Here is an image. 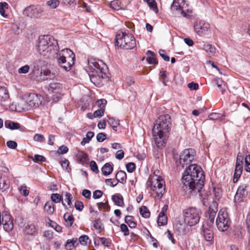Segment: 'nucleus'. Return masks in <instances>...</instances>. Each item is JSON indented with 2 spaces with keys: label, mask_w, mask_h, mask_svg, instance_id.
I'll use <instances>...</instances> for the list:
<instances>
[{
  "label": "nucleus",
  "mask_w": 250,
  "mask_h": 250,
  "mask_svg": "<svg viewBox=\"0 0 250 250\" xmlns=\"http://www.w3.org/2000/svg\"><path fill=\"white\" fill-rule=\"evenodd\" d=\"M195 152L192 149L184 150L176 162L177 166L184 168L188 166L184 171L182 179V188L186 194H196L200 192L204 185L205 176L201 167L190 164L194 160Z\"/></svg>",
  "instance_id": "obj_1"
},
{
  "label": "nucleus",
  "mask_w": 250,
  "mask_h": 250,
  "mask_svg": "<svg viewBox=\"0 0 250 250\" xmlns=\"http://www.w3.org/2000/svg\"><path fill=\"white\" fill-rule=\"evenodd\" d=\"M171 126V118L168 114L161 115L155 121L152 133L157 147L161 148L165 146Z\"/></svg>",
  "instance_id": "obj_2"
},
{
  "label": "nucleus",
  "mask_w": 250,
  "mask_h": 250,
  "mask_svg": "<svg viewBox=\"0 0 250 250\" xmlns=\"http://www.w3.org/2000/svg\"><path fill=\"white\" fill-rule=\"evenodd\" d=\"M58 42L50 35L40 36L37 43L39 53L46 59H53L59 53Z\"/></svg>",
  "instance_id": "obj_3"
},
{
  "label": "nucleus",
  "mask_w": 250,
  "mask_h": 250,
  "mask_svg": "<svg viewBox=\"0 0 250 250\" xmlns=\"http://www.w3.org/2000/svg\"><path fill=\"white\" fill-rule=\"evenodd\" d=\"M88 62L89 68L91 72L92 73L91 75H89L91 82L95 77H98L101 79L107 77V67L102 60L90 59H88Z\"/></svg>",
  "instance_id": "obj_4"
},
{
  "label": "nucleus",
  "mask_w": 250,
  "mask_h": 250,
  "mask_svg": "<svg viewBox=\"0 0 250 250\" xmlns=\"http://www.w3.org/2000/svg\"><path fill=\"white\" fill-rule=\"evenodd\" d=\"M55 59L62 68L68 71L74 63L75 54L70 49H64L59 52Z\"/></svg>",
  "instance_id": "obj_5"
},
{
  "label": "nucleus",
  "mask_w": 250,
  "mask_h": 250,
  "mask_svg": "<svg viewBox=\"0 0 250 250\" xmlns=\"http://www.w3.org/2000/svg\"><path fill=\"white\" fill-rule=\"evenodd\" d=\"M115 44L124 49H131L136 46V41L131 34L121 31L117 34Z\"/></svg>",
  "instance_id": "obj_6"
},
{
  "label": "nucleus",
  "mask_w": 250,
  "mask_h": 250,
  "mask_svg": "<svg viewBox=\"0 0 250 250\" xmlns=\"http://www.w3.org/2000/svg\"><path fill=\"white\" fill-rule=\"evenodd\" d=\"M201 211L196 208H188L183 211V215L185 223L189 226H193L199 221Z\"/></svg>",
  "instance_id": "obj_7"
},
{
  "label": "nucleus",
  "mask_w": 250,
  "mask_h": 250,
  "mask_svg": "<svg viewBox=\"0 0 250 250\" xmlns=\"http://www.w3.org/2000/svg\"><path fill=\"white\" fill-rule=\"evenodd\" d=\"M149 182L151 189L155 192L159 198H161L165 192L164 180L161 177L155 174Z\"/></svg>",
  "instance_id": "obj_8"
},
{
  "label": "nucleus",
  "mask_w": 250,
  "mask_h": 250,
  "mask_svg": "<svg viewBox=\"0 0 250 250\" xmlns=\"http://www.w3.org/2000/svg\"><path fill=\"white\" fill-rule=\"evenodd\" d=\"M216 226L218 229L221 231L227 230L229 227V220L227 212L221 209L218 214L216 220Z\"/></svg>",
  "instance_id": "obj_9"
},
{
  "label": "nucleus",
  "mask_w": 250,
  "mask_h": 250,
  "mask_svg": "<svg viewBox=\"0 0 250 250\" xmlns=\"http://www.w3.org/2000/svg\"><path fill=\"white\" fill-rule=\"evenodd\" d=\"M194 29L196 33L200 37L208 36L211 33L210 24L204 21L195 22Z\"/></svg>",
  "instance_id": "obj_10"
},
{
  "label": "nucleus",
  "mask_w": 250,
  "mask_h": 250,
  "mask_svg": "<svg viewBox=\"0 0 250 250\" xmlns=\"http://www.w3.org/2000/svg\"><path fill=\"white\" fill-rule=\"evenodd\" d=\"M185 5V0H174L171 9L173 12L175 13V14H179L185 17L187 16L184 10Z\"/></svg>",
  "instance_id": "obj_11"
},
{
  "label": "nucleus",
  "mask_w": 250,
  "mask_h": 250,
  "mask_svg": "<svg viewBox=\"0 0 250 250\" xmlns=\"http://www.w3.org/2000/svg\"><path fill=\"white\" fill-rule=\"evenodd\" d=\"M1 224L3 225V229L7 232L11 231L14 228L13 219L11 215L5 212L2 214Z\"/></svg>",
  "instance_id": "obj_12"
},
{
  "label": "nucleus",
  "mask_w": 250,
  "mask_h": 250,
  "mask_svg": "<svg viewBox=\"0 0 250 250\" xmlns=\"http://www.w3.org/2000/svg\"><path fill=\"white\" fill-rule=\"evenodd\" d=\"M43 98L38 94L30 95L28 102L30 108L33 106H39L42 103Z\"/></svg>",
  "instance_id": "obj_13"
},
{
  "label": "nucleus",
  "mask_w": 250,
  "mask_h": 250,
  "mask_svg": "<svg viewBox=\"0 0 250 250\" xmlns=\"http://www.w3.org/2000/svg\"><path fill=\"white\" fill-rule=\"evenodd\" d=\"M23 14L24 16L31 18H36L40 14V9L34 6H30L24 9Z\"/></svg>",
  "instance_id": "obj_14"
},
{
  "label": "nucleus",
  "mask_w": 250,
  "mask_h": 250,
  "mask_svg": "<svg viewBox=\"0 0 250 250\" xmlns=\"http://www.w3.org/2000/svg\"><path fill=\"white\" fill-rule=\"evenodd\" d=\"M202 234L207 241L211 242L213 241V233L211 227L207 228L203 225Z\"/></svg>",
  "instance_id": "obj_15"
},
{
  "label": "nucleus",
  "mask_w": 250,
  "mask_h": 250,
  "mask_svg": "<svg viewBox=\"0 0 250 250\" xmlns=\"http://www.w3.org/2000/svg\"><path fill=\"white\" fill-rule=\"evenodd\" d=\"M23 232L26 235L35 236L37 233V230L34 224H27L23 229Z\"/></svg>",
  "instance_id": "obj_16"
},
{
  "label": "nucleus",
  "mask_w": 250,
  "mask_h": 250,
  "mask_svg": "<svg viewBox=\"0 0 250 250\" xmlns=\"http://www.w3.org/2000/svg\"><path fill=\"white\" fill-rule=\"evenodd\" d=\"M16 110L19 112L22 110H28L30 109L28 102H26L23 99L20 100L16 104Z\"/></svg>",
  "instance_id": "obj_17"
},
{
  "label": "nucleus",
  "mask_w": 250,
  "mask_h": 250,
  "mask_svg": "<svg viewBox=\"0 0 250 250\" xmlns=\"http://www.w3.org/2000/svg\"><path fill=\"white\" fill-rule=\"evenodd\" d=\"M48 78H51V72L48 70H42L40 74L36 75V79L38 81H44L47 80Z\"/></svg>",
  "instance_id": "obj_18"
},
{
  "label": "nucleus",
  "mask_w": 250,
  "mask_h": 250,
  "mask_svg": "<svg viewBox=\"0 0 250 250\" xmlns=\"http://www.w3.org/2000/svg\"><path fill=\"white\" fill-rule=\"evenodd\" d=\"M9 98V92L4 86H0V103L5 102Z\"/></svg>",
  "instance_id": "obj_19"
},
{
  "label": "nucleus",
  "mask_w": 250,
  "mask_h": 250,
  "mask_svg": "<svg viewBox=\"0 0 250 250\" xmlns=\"http://www.w3.org/2000/svg\"><path fill=\"white\" fill-rule=\"evenodd\" d=\"M63 89L62 84L59 83H51L48 87V90L53 93H59Z\"/></svg>",
  "instance_id": "obj_20"
},
{
  "label": "nucleus",
  "mask_w": 250,
  "mask_h": 250,
  "mask_svg": "<svg viewBox=\"0 0 250 250\" xmlns=\"http://www.w3.org/2000/svg\"><path fill=\"white\" fill-rule=\"evenodd\" d=\"M243 170V164H236L235 169L234 173L233 182H237L240 177Z\"/></svg>",
  "instance_id": "obj_21"
},
{
  "label": "nucleus",
  "mask_w": 250,
  "mask_h": 250,
  "mask_svg": "<svg viewBox=\"0 0 250 250\" xmlns=\"http://www.w3.org/2000/svg\"><path fill=\"white\" fill-rule=\"evenodd\" d=\"M112 200L115 204L119 207L124 205L123 196L119 194H116L112 196Z\"/></svg>",
  "instance_id": "obj_22"
},
{
  "label": "nucleus",
  "mask_w": 250,
  "mask_h": 250,
  "mask_svg": "<svg viewBox=\"0 0 250 250\" xmlns=\"http://www.w3.org/2000/svg\"><path fill=\"white\" fill-rule=\"evenodd\" d=\"M146 55H147V58H146V61L149 64H157L158 62L156 59V55L155 53L150 51L148 50L146 52Z\"/></svg>",
  "instance_id": "obj_23"
},
{
  "label": "nucleus",
  "mask_w": 250,
  "mask_h": 250,
  "mask_svg": "<svg viewBox=\"0 0 250 250\" xmlns=\"http://www.w3.org/2000/svg\"><path fill=\"white\" fill-rule=\"evenodd\" d=\"M115 177L118 183L120 182L125 184L126 182V174L124 171L120 170L118 171L116 173Z\"/></svg>",
  "instance_id": "obj_24"
},
{
  "label": "nucleus",
  "mask_w": 250,
  "mask_h": 250,
  "mask_svg": "<svg viewBox=\"0 0 250 250\" xmlns=\"http://www.w3.org/2000/svg\"><path fill=\"white\" fill-rule=\"evenodd\" d=\"M203 49L207 52L209 56H212L215 53L216 49L215 47L209 43L205 44Z\"/></svg>",
  "instance_id": "obj_25"
},
{
  "label": "nucleus",
  "mask_w": 250,
  "mask_h": 250,
  "mask_svg": "<svg viewBox=\"0 0 250 250\" xmlns=\"http://www.w3.org/2000/svg\"><path fill=\"white\" fill-rule=\"evenodd\" d=\"M9 182L5 177L0 176V191H3L9 188Z\"/></svg>",
  "instance_id": "obj_26"
},
{
  "label": "nucleus",
  "mask_w": 250,
  "mask_h": 250,
  "mask_svg": "<svg viewBox=\"0 0 250 250\" xmlns=\"http://www.w3.org/2000/svg\"><path fill=\"white\" fill-rule=\"evenodd\" d=\"M78 243L77 238H73L72 239H69L67 241L65 248L67 250H71L73 248L77 246Z\"/></svg>",
  "instance_id": "obj_27"
},
{
  "label": "nucleus",
  "mask_w": 250,
  "mask_h": 250,
  "mask_svg": "<svg viewBox=\"0 0 250 250\" xmlns=\"http://www.w3.org/2000/svg\"><path fill=\"white\" fill-rule=\"evenodd\" d=\"M112 171L113 167L109 163L104 164L102 168V173L105 176L109 175Z\"/></svg>",
  "instance_id": "obj_28"
},
{
  "label": "nucleus",
  "mask_w": 250,
  "mask_h": 250,
  "mask_svg": "<svg viewBox=\"0 0 250 250\" xmlns=\"http://www.w3.org/2000/svg\"><path fill=\"white\" fill-rule=\"evenodd\" d=\"M76 156L77 160L81 162H85L88 160V156L83 151H78Z\"/></svg>",
  "instance_id": "obj_29"
},
{
  "label": "nucleus",
  "mask_w": 250,
  "mask_h": 250,
  "mask_svg": "<svg viewBox=\"0 0 250 250\" xmlns=\"http://www.w3.org/2000/svg\"><path fill=\"white\" fill-rule=\"evenodd\" d=\"M125 221L130 228H135L136 227V223L133 221V217L132 216H126Z\"/></svg>",
  "instance_id": "obj_30"
},
{
  "label": "nucleus",
  "mask_w": 250,
  "mask_h": 250,
  "mask_svg": "<svg viewBox=\"0 0 250 250\" xmlns=\"http://www.w3.org/2000/svg\"><path fill=\"white\" fill-rule=\"evenodd\" d=\"M140 213L143 217L146 218H148L150 216V212L146 206H142L140 208Z\"/></svg>",
  "instance_id": "obj_31"
},
{
  "label": "nucleus",
  "mask_w": 250,
  "mask_h": 250,
  "mask_svg": "<svg viewBox=\"0 0 250 250\" xmlns=\"http://www.w3.org/2000/svg\"><path fill=\"white\" fill-rule=\"evenodd\" d=\"M108 124L110 125L113 130L116 131L117 129V126L119 125V121L118 120H115L112 117H108V120L107 121Z\"/></svg>",
  "instance_id": "obj_32"
},
{
  "label": "nucleus",
  "mask_w": 250,
  "mask_h": 250,
  "mask_svg": "<svg viewBox=\"0 0 250 250\" xmlns=\"http://www.w3.org/2000/svg\"><path fill=\"white\" fill-rule=\"evenodd\" d=\"M64 219L66 223L67 227H71L74 222V217L72 215H69L68 213H65L63 216Z\"/></svg>",
  "instance_id": "obj_33"
},
{
  "label": "nucleus",
  "mask_w": 250,
  "mask_h": 250,
  "mask_svg": "<svg viewBox=\"0 0 250 250\" xmlns=\"http://www.w3.org/2000/svg\"><path fill=\"white\" fill-rule=\"evenodd\" d=\"M44 210L48 214H52L54 212V208L53 205L51 202H47L44 206Z\"/></svg>",
  "instance_id": "obj_34"
},
{
  "label": "nucleus",
  "mask_w": 250,
  "mask_h": 250,
  "mask_svg": "<svg viewBox=\"0 0 250 250\" xmlns=\"http://www.w3.org/2000/svg\"><path fill=\"white\" fill-rule=\"evenodd\" d=\"M167 217L166 215H159L157 224L159 226H163L167 224Z\"/></svg>",
  "instance_id": "obj_35"
},
{
  "label": "nucleus",
  "mask_w": 250,
  "mask_h": 250,
  "mask_svg": "<svg viewBox=\"0 0 250 250\" xmlns=\"http://www.w3.org/2000/svg\"><path fill=\"white\" fill-rule=\"evenodd\" d=\"M216 215V211H211L209 213V217L207 220V225L208 227H211L214 223V217Z\"/></svg>",
  "instance_id": "obj_36"
},
{
  "label": "nucleus",
  "mask_w": 250,
  "mask_h": 250,
  "mask_svg": "<svg viewBox=\"0 0 250 250\" xmlns=\"http://www.w3.org/2000/svg\"><path fill=\"white\" fill-rule=\"evenodd\" d=\"M213 82L217 85L220 91L223 92L225 90L222 87L224 82L221 78H216L213 80Z\"/></svg>",
  "instance_id": "obj_37"
},
{
  "label": "nucleus",
  "mask_w": 250,
  "mask_h": 250,
  "mask_svg": "<svg viewBox=\"0 0 250 250\" xmlns=\"http://www.w3.org/2000/svg\"><path fill=\"white\" fill-rule=\"evenodd\" d=\"M223 117V115L219 113H211L208 115V118L211 120H216L220 119L221 121L223 120V119L221 118Z\"/></svg>",
  "instance_id": "obj_38"
},
{
  "label": "nucleus",
  "mask_w": 250,
  "mask_h": 250,
  "mask_svg": "<svg viewBox=\"0 0 250 250\" xmlns=\"http://www.w3.org/2000/svg\"><path fill=\"white\" fill-rule=\"evenodd\" d=\"M8 4L5 2H0V14L5 18L7 16L5 13V9H8Z\"/></svg>",
  "instance_id": "obj_39"
},
{
  "label": "nucleus",
  "mask_w": 250,
  "mask_h": 250,
  "mask_svg": "<svg viewBox=\"0 0 250 250\" xmlns=\"http://www.w3.org/2000/svg\"><path fill=\"white\" fill-rule=\"evenodd\" d=\"M215 199L218 200L222 195V190L219 188H214L212 190Z\"/></svg>",
  "instance_id": "obj_40"
},
{
  "label": "nucleus",
  "mask_w": 250,
  "mask_h": 250,
  "mask_svg": "<svg viewBox=\"0 0 250 250\" xmlns=\"http://www.w3.org/2000/svg\"><path fill=\"white\" fill-rule=\"evenodd\" d=\"M121 2L118 0L112 1L110 3V7L115 10H118L121 9Z\"/></svg>",
  "instance_id": "obj_41"
},
{
  "label": "nucleus",
  "mask_w": 250,
  "mask_h": 250,
  "mask_svg": "<svg viewBox=\"0 0 250 250\" xmlns=\"http://www.w3.org/2000/svg\"><path fill=\"white\" fill-rule=\"evenodd\" d=\"M60 4L59 0H50L47 2V5L49 6L52 8H56Z\"/></svg>",
  "instance_id": "obj_42"
},
{
  "label": "nucleus",
  "mask_w": 250,
  "mask_h": 250,
  "mask_svg": "<svg viewBox=\"0 0 250 250\" xmlns=\"http://www.w3.org/2000/svg\"><path fill=\"white\" fill-rule=\"evenodd\" d=\"M51 199L55 203H59L62 200V197L58 193H53L51 194Z\"/></svg>",
  "instance_id": "obj_43"
},
{
  "label": "nucleus",
  "mask_w": 250,
  "mask_h": 250,
  "mask_svg": "<svg viewBox=\"0 0 250 250\" xmlns=\"http://www.w3.org/2000/svg\"><path fill=\"white\" fill-rule=\"evenodd\" d=\"M102 226L103 224L100 219H96L94 222V227L96 229H98L100 232H101L103 229Z\"/></svg>",
  "instance_id": "obj_44"
},
{
  "label": "nucleus",
  "mask_w": 250,
  "mask_h": 250,
  "mask_svg": "<svg viewBox=\"0 0 250 250\" xmlns=\"http://www.w3.org/2000/svg\"><path fill=\"white\" fill-rule=\"evenodd\" d=\"M160 75L161 76V81L165 85H166L168 81V78L166 74V72L160 71Z\"/></svg>",
  "instance_id": "obj_45"
},
{
  "label": "nucleus",
  "mask_w": 250,
  "mask_h": 250,
  "mask_svg": "<svg viewBox=\"0 0 250 250\" xmlns=\"http://www.w3.org/2000/svg\"><path fill=\"white\" fill-rule=\"evenodd\" d=\"M149 5V6L152 8L153 10L157 11L158 10L157 7L156 5V3L155 1V0H144Z\"/></svg>",
  "instance_id": "obj_46"
},
{
  "label": "nucleus",
  "mask_w": 250,
  "mask_h": 250,
  "mask_svg": "<svg viewBox=\"0 0 250 250\" xmlns=\"http://www.w3.org/2000/svg\"><path fill=\"white\" fill-rule=\"evenodd\" d=\"M30 67L28 65L26 64L18 69V73L19 74H26L28 72Z\"/></svg>",
  "instance_id": "obj_47"
},
{
  "label": "nucleus",
  "mask_w": 250,
  "mask_h": 250,
  "mask_svg": "<svg viewBox=\"0 0 250 250\" xmlns=\"http://www.w3.org/2000/svg\"><path fill=\"white\" fill-rule=\"evenodd\" d=\"M245 169L247 172H250V155H247L245 158Z\"/></svg>",
  "instance_id": "obj_48"
},
{
  "label": "nucleus",
  "mask_w": 250,
  "mask_h": 250,
  "mask_svg": "<svg viewBox=\"0 0 250 250\" xmlns=\"http://www.w3.org/2000/svg\"><path fill=\"white\" fill-rule=\"evenodd\" d=\"M96 103H97V104L98 107H99L100 108V109H103L105 110V106L107 103V101L106 100H105V99L99 100L97 101Z\"/></svg>",
  "instance_id": "obj_49"
},
{
  "label": "nucleus",
  "mask_w": 250,
  "mask_h": 250,
  "mask_svg": "<svg viewBox=\"0 0 250 250\" xmlns=\"http://www.w3.org/2000/svg\"><path fill=\"white\" fill-rule=\"evenodd\" d=\"M5 125L7 126L6 124H5ZM7 126L10 128L11 129H17L20 128V125L18 123L15 122H9L7 124Z\"/></svg>",
  "instance_id": "obj_50"
},
{
  "label": "nucleus",
  "mask_w": 250,
  "mask_h": 250,
  "mask_svg": "<svg viewBox=\"0 0 250 250\" xmlns=\"http://www.w3.org/2000/svg\"><path fill=\"white\" fill-rule=\"evenodd\" d=\"M90 167L91 169L96 173H98L99 172V169L98 167V166L96 163L94 161H91L90 163Z\"/></svg>",
  "instance_id": "obj_51"
},
{
  "label": "nucleus",
  "mask_w": 250,
  "mask_h": 250,
  "mask_svg": "<svg viewBox=\"0 0 250 250\" xmlns=\"http://www.w3.org/2000/svg\"><path fill=\"white\" fill-rule=\"evenodd\" d=\"M88 237L86 235H82L79 238V242L83 245H86Z\"/></svg>",
  "instance_id": "obj_52"
},
{
  "label": "nucleus",
  "mask_w": 250,
  "mask_h": 250,
  "mask_svg": "<svg viewBox=\"0 0 250 250\" xmlns=\"http://www.w3.org/2000/svg\"><path fill=\"white\" fill-rule=\"evenodd\" d=\"M135 164L133 163H129L126 165V168L128 172H132L135 169Z\"/></svg>",
  "instance_id": "obj_53"
},
{
  "label": "nucleus",
  "mask_w": 250,
  "mask_h": 250,
  "mask_svg": "<svg viewBox=\"0 0 250 250\" xmlns=\"http://www.w3.org/2000/svg\"><path fill=\"white\" fill-rule=\"evenodd\" d=\"M19 190L21 194L24 196H27L29 194V191L26 189L25 185H22L19 188Z\"/></svg>",
  "instance_id": "obj_54"
},
{
  "label": "nucleus",
  "mask_w": 250,
  "mask_h": 250,
  "mask_svg": "<svg viewBox=\"0 0 250 250\" xmlns=\"http://www.w3.org/2000/svg\"><path fill=\"white\" fill-rule=\"evenodd\" d=\"M160 56L164 59V61L168 62L169 61V57L165 52L164 50L160 49L159 51Z\"/></svg>",
  "instance_id": "obj_55"
},
{
  "label": "nucleus",
  "mask_w": 250,
  "mask_h": 250,
  "mask_svg": "<svg viewBox=\"0 0 250 250\" xmlns=\"http://www.w3.org/2000/svg\"><path fill=\"white\" fill-rule=\"evenodd\" d=\"M33 139L34 141L39 142H43L45 140L44 136L40 134H36Z\"/></svg>",
  "instance_id": "obj_56"
},
{
  "label": "nucleus",
  "mask_w": 250,
  "mask_h": 250,
  "mask_svg": "<svg viewBox=\"0 0 250 250\" xmlns=\"http://www.w3.org/2000/svg\"><path fill=\"white\" fill-rule=\"evenodd\" d=\"M121 230L122 232H123L124 234V235L127 236L129 234V230L128 229V228L127 226L124 224H122L121 225Z\"/></svg>",
  "instance_id": "obj_57"
},
{
  "label": "nucleus",
  "mask_w": 250,
  "mask_h": 250,
  "mask_svg": "<svg viewBox=\"0 0 250 250\" xmlns=\"http://www.w3.org/2000/svg\"><path fill=\"white\" fill-rule=\"evenodd\" d=\"M105 182L107 185L112 187H115L118 183L117 181L112 180V179H107L105 180Z\"/></svg>",
  "instance_id": "obj_58"
},
{
  "label": "nucleus",
  "mask_w": 250,
  "mask_h": 250,
  "mask_svg": "<svg viewBox=\"0 0 250 250\" xmlns=\"http://www.w3.org/2000/svg\"><path fill=\"white\" fill-rule=\"evenodd\" d=\"M33 160L35 162H45L46 158L42 155L36 154L34 156Z\"/></svg>",
  "instance_id": "obj_59"
},
{
  "label": "nucleus",
  "mask_w": 250,
  "mask_h": 250,
  "mask_svg": "<svg viewBox=\"0 0 250 250\" xmlns=\"http://www.w3.org/2000/svg\"><path fill=\"white\" fill-rule=\"evenodd\" d=\"M6 145L11 149H15L17 146V143L14 141H8L6 143Z\"/></svg>",
  "instance_id": "obj_60"
},
{
  "label": "nucleus",
  "mask_w": 250,
  "mask_h": 250,
  "mask_svg": "<svg viewBox=\"0 0 250 250\" xmlns=\"http://www.w3.org/2000/svg\"><path fill=\"white\" fill-rule=\"evenodd\" d=\"M75 207L77 210L82 211L83 208V203L81 201H77L75 203Z\"/></svg>",
  "instance_id": "obj_61"
},
{
  "label": "nucleus",
  "mask_w": 250,
  "mask_h": 250,
  "mask_svg": "<svg viewBox=\"0 0 250 250\" xmlns=\"http://www.w3.org/2000/svg\"><path fill=\"white\" fill-rule=\"evenodd\" d=\"M97 140L99 142H102L106 139V134L103 133H99L97 135Z\"/></svg>",
  "instance_id": "obj_62"
},
{
  "label": "nucleus",
  "mask_w": 250,
  "mask_h": 250,
  "mask_svg": "<svg viewBox=\"0 0 250 250\" xmlns=\"http://www.w3.org/2000/svg\"><path fill=\"white\" fill-rule=\"evenodd\" d=\"M104 109H99L95 111H94L93 113V115L94 117H101L104 115Z\"/></svg>",
  "instance_id": "obj_63"
},
{
  "label": "nucleus",
  "mask_w": 250,
  "mask_h": 250,
  "mask_svg": "<svg viewBox=\"0 0 250 250\" xmlns=\"http://www.w3.org/2000/svg\"><path fill=\"white\" fill-rule=\"evenodd\" d=\"M188 86L191 90H197L199 88L198 84L197 83H195L193 82L189 83Z\"/></svg>",
  "instance_id": "obj_64"
}]
</instances>
